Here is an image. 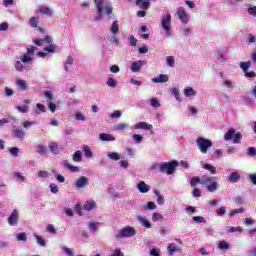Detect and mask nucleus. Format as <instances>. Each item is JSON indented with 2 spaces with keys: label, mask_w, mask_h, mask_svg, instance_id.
Masks as SVG:
<instances>
[{
  "label": "nucleus",
  "mask_w": 256,
  "mask_h": 256,
  "mask_svg": "<svg viewBox=\"0 0 256 256\" xmlns=\"http://www.w3.org/2000/svg\"><path fill=\"white\" fill-rule=\"evenodd\" d=\"M204 185L210 193H215V190L218 187L217 179L215 176H207L203 175L201 177L195 176L191 179L190 185L191 187H197V184Z\"/></svg>",
  "instance_id": "f257e3e1"
},
{
  "label": "nucleus",
  "mask_w": 256,
  "mask_h": 256,
  "mask_svg": "<svg viewBox=\"0 0 256 256\" xmlns=\"http://www.w3.org/2000/svg\"><path fill=\"white\" fill-rule=\"evenodd\" d=\"M98 15L95 17V21H101L103 19V12L106 15H111L113 13V6L111 2L107 0H94Z\"/></svg>",
  "instance_id": "f03ea898"
},
{
  "label": "nucleus",
  "mask_w": 256,
  "mask_h": 256,
  "mask_svg": "<svg viewBox=\"0 0 256 256\" xmlns=\"http://www.w3.org/2000/svg\"><path fill=\"white\" fill-rule=\"evenodd\" d=\"M137 235V230L131 226H126L121 230L114 232L115 239H129Z\"/></svg>",
  "instance_id": "7ed1b4c3"
},
{
  "label": "nucleus",
  "mask_w": 256,
  "mask_h": 256,
  "mask_svg": "<svg viewBox=\"0 0 256 256\" xmlns=\"http://www.w3.org/2000/svg\"><path fill=\"white\" fill-rule=\"evenodd\" d=\"M160 173H166L167 175H173L175 172V169L179 167V162L176 160L170 161V162H163L161 164H158Z\"/></svg>",
  "instance_id": "20e7f679"
},
{
  "label": "nucleus",
  "mask_w": 256,
  "mask_h": 256,
  "mask_svg": "<svg viewBox=\"0 0 256 256\" xmlns=\"http://www.w3.org/2000/svg\"><path fill=\"white\" fill-rule=\"evenodd\" d=\"M241 139H243V135L241 132H235L234 128H229L228 131L224 134L225 141L233 140V143L239 144L241 143Z\"/></svg>",
  "instance_id": "39448f33"
},
{
  "label": "nucleus",
  "mask_w": 256,
  "mask_h": 256,
  "mask_svg": "<svg viewBox=\"0 0 256 256\" xmlns=\"http://www.w3.org/2000/svg\"><path fill=\"white\" fill-rule=\"evenodd\" d=\"M196 145L201 151V153H207L208 149L213 147V142H211V140L206 139L204 137H199L196 140Z\"/></svg>",
  "instance_id": "423d86ee"
},
{
  "label": "nucleus",
  "mask_w": 256,
  "mask_h": 256,
  "mask_svg": "<svg viewBox=\"0 0 256 256\" xmlns=\"http://www.w3.org/2000/svg\"><path fill=\"white\" fill-rule=\"evenodd\" d=\"M162 29L165 31L168 37H171V14L167 13L160 23Z\"/></svg>",
  "instance_id": "0eeeda50"
},
{
  "label": "nucleus",
  "mask_w": 256,
  "mask_h": 256,
  "mask_svg": "<svg viewBox=\"0 0 256 256\" xmlns=\"http://www.w3.org/2000/svg\"><path fill=\"white\" fill-rule=\"evenodd\" d=\"M8 225H11V227L19 225V211L17 209H14L8 217Z\"/></svg>",
  "instance_id": "6e6552de"
},
{
  "label": "nucleus",
  "mask_w": 256,
  "mask_h": 256,
  "mask_svg": "<svg viewBox=\"0 0 256 256\" xmlns=\"http://www.w3.org/2000/svg\"><path fill=\"white\" fill-rule=\"evenodd\" d=\"M35 49L37 47L31 46L30 48H27V54H24L21 58L22 63H30V61H33V55H35Z\"/></svg>",
  "instance_id": "1a4fd4ad"
},
{
  "label": "nucleus",
  "mask_w": 256,
  "mask_h": 256,
  "mask_svg": "<svg viewBox=\"0 0 256 256\" xmlns=\"http://www.w3.org/2000/svg\"><path fill=\"white\" fill-rule=\"evenodd\" d=\"M87 185H89V178H87L86 176H81L75 182L76 189H83V187H87Z\"/></svg>",
  "instance_id": "9d476101"
},
{
  "label": "nucleus",
  "mask_w": 256,
  "mask_h": 256,
  "mask_svg": "<svg viewBox=\"0 0 256 256\" xmlns=\"http://www.w3.org/2000/svg\"><path fill=\"white\" fill-rule=\"evenodd\" d=\"M177 15L180 21H182V23H185V24L189 23V17L187 16V12H185V8L183 7L178 8Z\"/></svg>",
  "instance_id": "9b49d317"
},
{
  "label": "nucleus",
  "mask_w": 256,
  "mask_h": 256,
  "mask_svg": "<svg viewBox=\"0 0 256 256\" xmlns=\"http://www.w3.org/2000/svg\"><path fill=\"white\" fill-rule=\"evenodd\" d=\"M143 65H145V61H143V60H138L136 62H133L131 65L132 73H139V71H141V67H143Z\"/></svg>",
  "instance_id": "f8f14e48"
},
{
  "label": "nucleus",
  "mask_w": 256,
  "mask_h": 256,
  "mask_svg": "<svg viewBox=\"0 0 256 256\" xmlns=\"http://www.w3.org/2000/svg\"><path fill=\"white\" fill-rule=\"evenodd\" d=\"M135 129H144L145 131H151L153 129V125L148 124L147 122H139L135 124Z\"/></svg>",
  "instance_id": "ddd939ff"
},
{
  "label": "nucleus",
  "mask_w": 256,
  "mask_h": 256,
  "mask_svg": "<svg viewBox=\"0 0 256 256\" xmlns=\"http://www.w3.org/2000/svg\"><path fill=\"white\" fill-rule=\"evenodd\" d=\"M137 189L140 191V193H149L151 187L144 181H141L137 184Z\"/></svg>",
  "instance_id": "4468645a"
},
{
  "label": "nucleus",
  "mask_w": 256,
  "mask_h": 256,
  "mask_svg": "<svg viewBox=\"0 0 256 256\" xmlns=\"http://www.w3.org/2000/svg\"><path fill=\"white\" fill-rule=\"evenodd\" d=\"M168 255L174 256L176 251H181V248H178L175 243H170L167 247Z\"/></svg>",
  "instance_id": "2eb2a0df"
},
{
  "label": "nucleus",
  "mask_w": 256,
  "mask_h": 256,
  "mask_svg": "<svg viewBox=\"0 0 256 256\" xmlns=\"http://www.w3.org/2000/svg\"><path fill=\"white\" fill-rule=\"evenodd\" d=\"M153 83H167L169 81V76L165 74H160L158 77L152 79Z\"/></svg>",
  "instance_id": "dca6fc26"
},
{
  "label": "nucleus",
  "mask_w": 256,
  "mask_h": 256,
  "mask_svg": "<svg viewBox=\"0 0 256 256\" xmlns=\"http://www.w3.org/2000/svg\"><path fill=\"white\" fill-rule=\"evenodd\" d=\"M39 13H41L42 15H48V17H51V15H53V10H51L49 6H40Z\"/></svg>",
  "instance_id": "f3484780"
},
{
  "label": "nucleus",
  "mask_w": 256,
  "mask_h": 256,
  "mask_svg": "<svg viewBox=\"0 0 256 256\" xmlns=\"http://www.w3.org/2000/svg\"><path fill=\"white\" fill-rule=\"evenodd\" d=\"M63 166L65 167V169H69V171H71L72 173L79 172V167L71 165L68 160H65L63 162Z\"/></svg>",
  "instance_id": "a211bd4d"
},
{
  "label": "nucleus",
  "mask_w": 256,
  "mask_h": 256,
  "mask_svg": "<svg viewBox=\"0 0 256 256\" xmlns=\"http://www.w3.org/2000/svg\"><path fill=\"white\" fill-rule=\"evenodd\" d=\"M97 207V203L95 201L86 202L83 205L84 211H93Z\"/></svg>",
  "instance_id": "6ab92c4d"
},
{
  "label": "nucleus",
  "mask_w": 256,
  "mask_h": 256,
  "mask_svg": "<svg viewBox=\"0 0 256 256\" xmlns=\"http://www.w3.org/2000/svg\"><path fill=\"white\" fill-rule=\"evenodd\" d=\"M16 85L19 89H21L22 91H27V89H29V87L27 86V82H25V80L23 79H17L16 80Z\"/></svg>",
  "instance_id": "aec40b11"
},
{
  "label": "nucleus",
  "mask_w": 256,
  "mask_h": 256,
  "mask_svg": "<svg viewBox=\"0 0 256 256\" xmlns=\"http://www.w3.org/2000/svg\"><path fill=\"white\" fill-rule=\"evenodd\" d=\"M137 219L143 227H146V229H151V222H149V220L143 218V216H137Z\"/></svg>",
  "instance_id": "412c9836"
},
{
  "label": "nucleus",
  "mask_w": 256,
  "mask_h": 256,
  "mask_svg": "<svg viewBox=\"0 0 256 256\" xmlns=\"http://www.w3.org/2000/svg\"><path fill=\"white\" fill-rule=\"evenodd\" d=\"M99 139L100 141H115V136L107 133H101Z\"/></svg>",
  "instance_id": "4be33fe9"
},
{
  "label": "nucleus",
  "mask_w": 256,
  "mask_h": 256,
  "mask_svg": "<svg viewBox=\"0 0 256 256\" xmlns=\"http://www.w3.org/2000/svg\"><path fill=\"white\" fill-rule=\"evenodd\" d=\"M203 169L209 171L211 175H215L217 173V168L211 164H203Z\"/></svg>",
  "instance_id": "5701e85b"
},
{
  "label": "nucleus",
  "mask_w": 256,
  "mask_h": 256,
  "mask_svg": "<svg viewBox=\"0 0 256 256\" xmlns=\"http://www.w3.org/2000/svg\"><path fill=\"white\" fill-rule=\"evenodd\" d=\"M110 32L112 33V35H117V33H119V22L118 21H114L111 24Z\"/></svg>",
  "instance_id": "b1692460"
},
{
  "label": "nucleus",
  "mask_w": 256,
  "mask_h": 256,
  "mask_svg": "<svg viewBox=\"0 0 256 256\" xmlns=\"http://www.w3.org/2000/svg\"><path fill=\"white\" fill-rule=\"evenodd\" d=\"M49 149L54 155H59V145H57V143L51 142L49 144Z\"/></svg>",
  "instance_id": "393cba45"
},
{
  "label": "nucleus",
  "mask_w": 256,
  "mask_h": 256,
  "mask_svg": "<svg viewBox=\"0 0 256 256\" xmlns=\"http://www.w3.org/2000/svg\"><path fill=\"white\" fill-rule=\"evenodd\" d=\"M241 179V176L239 175V173L237 172H232L229 175V181L230 183H237V181H239Z\"/></svg>",
  "instance_id": "a878e982"
},
{
  "label": "nucleus",
  "mask_w": 256,
  "mask_h": 256,
  "mask_svg": "<svg viewBox=\"0 0 256 256\" xmlns=\"http://www.w3.org/2000/svg\"><path fill=\"white\" fill-rule=\"evenodd\" d=\"M184 95L185 97H195L197 95V92L193 90V88L188 87L184 89Z\"/></svg>",
  "instance_id": "bb28decb"
},
{
  "label": "nucleus",
  "mask_w": 256,
  "mask_h": 256,
  "mask_svg": "<svg viewBox=\"0 0 256 256\" xmlns=\"http://www.w3.org/2000/svg\"><path fill=\"white\" fill-rule=\"evenodd\" d=\"M13 133L14 137H16L17 139H23V137H25V131H23V129H15Z\"/></svg>",
  "instance_id": "cd10ccee"
},
{
  "label": "nucleus",
  "mask_w": 256,
  "mask_h": 256,
  "mask_svg": "<svg viewBox=\"0 0 256 256\" xmlns=\"http://www.w3.org/2000/svg\"><path fill=\"white\" fill-rule=\"evenodd\" d=\"M251 67V61L247 62H241L240 63V68L244 73H247L249 71V68Z\"/></svg>",
  "instance_id": "c85d7f7f"
},
{
  "label": "nucleus",
  "mask_w": 256,
  "mask_h": 256,
  "mask_svg": "<svg viewBox=\"0 0 256 256\" xmlns=\"http://www.w3.org/2000/svg\"><path fill=\"white\" fill-rule=\"evenodd\" d=\"M36 151H37V153H39V155H45L47 153V147H45L43 145H37Z\"/></svg>",
  "instance_id": "c756f323"
},
{
  "label": "nucleus",
  "mask_w": 256,
  "mask_h": 256,
  "mask_svg": "<svg viewBox=\"0 0 256 256\" xmlns=\"http://www.w3.org/2000/svg\"><path fill=\"white\" fill-rule=\"evenodd\" d=\"M106 85H108V87L115 88L117 87V80H115V78L110 77L107 79Z\"/></svg>",
  "instance_id": "7c9ffc66"
},
{
  "label": "nucleus",
  "mask_w": 256,
  "mask_h": 256,
  "mask_svg": "<svg viewBox=\"0 0 256 256\" xmlns=\"http://www.w3.org/2000/svg\"><path fill=\"white\" fill-rule=\"evenodd\" d=\"M218 248H220L222 251H227V249H229V243L226 241H220L218 243Z\"/></svg>",
  "instance_id": "2f4dec72"
},
{
  "label": "nucleus",
  "mask_w": 256,
  "mask_h": 256,
  "mask_svg": "<svg viewBox=\"0 0 256 256\" xmlns=\"http://www.w3.org/2000/svg\"><path fill=\"white\" fill-rule=\"evenodd\" d=\"M83 151H84L85 157H89V158L93 157V152L91 151V149L89 148V146L84 145Z\"/></svg>",
  "instance_id": "473e14b6"
},
{
  "label": "nucleus",
  "mask_w": 256,
  "mask_h": 256,
  "mask_svg": "<svg viewBox=\"0 0 256 256\" xmlns=\"http://www.w3.org/2000/svg\"><path fill=\"white\" fill-rule=\"evenodd\" d=\"M228 233H242L243 232V228L241 227H228L227 228Z\"/></svg>",
  "instance_id": "72a5a7b5"
},
{
  "label": "nucleus",
  "mask_w": 256,
  "mask_h": 256,
  "mask_svg": "<svg viewBox=\"0 0 256 256\" xmlns=\"http://www.w3.org/2000/svg\"><path fill=\"white\" fill-rule=\"evenodd\" d=\"M166 62L168 67H174L175 66V58L173 56H168L166 58Z\"/></svg>",
  "instance_id": "f704fd0d"
},
{
  "label": "nucleus",
  "mask_w": 256,
  "mask_h": 256,
  "mask_svg": "<svg viewBox=\"0 0 256 256\" xmlns=\"http://www.w3.org/2000/svg\"><path fill=\"white\" fill-rule=\"evenodd\" d=\"M62 250H63V252H64L66 255H68V256H75V252L73 251V249H70V248L64 246V247L62 248Z\"/></svg>",
  "instance_id": "c9c22d12"
},
{
  "label": "nucleus",
  "mask_w": 256,
  "mask_h": 256,
  "mask_svg": "<svg viewBox=\"0 0 256 256\" xmlns=\"http://www.w3.org/2000/svg\"><path fill=\"white\" fill-rule=\"evenodd\" d=\"M73 161L76 163L81 162V151L77 150L73 155Z\"/></svg>",
  "instance_id": "e433bc0d"
},
{
  "label": "nucleus",
  "mask_w": 256,
  "mask_h": 256,
  "mask_svg": "<svg viewBox=\"0 0 256 256\" xmlns=\"http://www.w3.org/2000/svg\"><path fill=\"white\" fill-rule=\"evenodd\" d=\"M12 157H19V148L12 147L9 149Z\"/></svg>",
  "instance_id": "4c0bfd02"
},
{
  "label": "nucleus",
  "mask_w": 256,
  "mask_h": 256,
  "mask_svg": "<svg viewBox=\"0 0 256 256\" xmlns=\"http://www.w3.org/2000/svg\"><path fill=\"white\" fill-rule=\"evenodd\" d=\"M16 109L17 111H19V113H27L29 111V106L27 105L17 106Z\"/></svg>",
  "instance_id": "58836bf2"
},
{
  "label": "nucleus",
  "mask_w": 256,
  "mask_h": 256,
  "mask_svg": "<svg viewBox=\"0 0 256 256\" xmlns=\"http://www.w3.org/2000/svg\"><path fill=\"white\" fill-rule=\"evenodd\" d=\"M49 175H51V174L45 170L38 172V177H40L41 179H47V177H49Z\"/></svg>",
  "instance_id": "ea45409f"
},
{
  "label": "nucleus",
  "mask_w": 256,
  "mask_h": 256,
  "mask_svg": "<svg viewBox=\"0 0 256 256\" xmlns=\"http://www.w3.org/2000/svg\"><path fill=\"white\" fill-rule=\"evenodd\" d=\"M243 211H245V209L243 208H238V209H234L230 212V217H235V215H238L239 213H243Z\"/></svg>",
  "instance_id": "a19ab883"
},
{
  "label": "nucleus",
  "mask_w": 256,
  "mask_h": 256,
  "mask_svg": "<svg viewBox=\"0 0 256 256\" xmlns=\"http://www.w3.org/2000/svg\"><path fill=\"white\" fill-rule=\"evenodd\" d=\"M163 220V215L160 213H153L152 215V221L157 222Z\"/></svg>",
  "instance_id": "79ce46f5"
},
{
  "label": "nucleus",
  "mask_w": 256,
  "mask_h": 256,
  "mask_svg": "<svg viewBox=\"0 0 256 256\" xmlns=\"http://www.w3.org/2000/svg\"><path fill=\"white\" fill-rule=\"evenodd\" d=\"M109 159H112L113 161H119L120 157H119V153L117 152H112L110 154H108Z\"/></svg>",
  "instance_id": "37998d69"
},
{
  "label": "nucleus",
  "mask_w": 256,
  "mask_h": 256,
  "mask_svg": "<svg viewBox=\"0 0 256 256\" xmlns=\"http://www.w3.org/2000/svg\"><path fill=\"white\" fill-rule=\"evenodd\" d=\"M193 221H195V223H207V220L202 216H194Z\"/></svg>",
  "instance_id": "c03bdc74"
},
{
  "label": "nucleus",
  "mask_w": 256,
  "mask_h": 256,
  "mask_svg": "<svg viewBox=\"0 0 256 256\" xmlns=\"http://www.w3.org/2000/svg\"><path fill=\"white\" fill-rule=\"evenodd\" d=\"M50 191L51 193L57 194L59 193V187L55 183L50 184Z\"/></svg>",
  "instance_id": "a18cd8bd"
},
{
  "label": "nucleus",
  "mask_w": 256,
  "mask_h": 256,
  "mask_svg": "<svg viewBox=\"0 0 256 256\" xmlns=\"http://www.w3.org/2000/svg\"><path fill=\"white\" fill-rule=\"evenodd\" d=\"M46 231H48V233H52L53 235L57 233V230L55 229V226H53V224H48L46 227Z\"/></svg>",
  "instance_id": "49530a36"
},
{
  "label": "nucleus",
  "mask_w": 256,
  "mask_h": 256,
  "mask_svg": "<svg viewBox=\"0 0 256 256\" xmlns=\"http://www.w3.org/2000/svg\"><path fill=\"white\" fill-rule=\"evenodd\" d=\"M32 125H36L35 121H25L22 123V127H24V129H29V127H32Z\"/></svg>",
  "instance_id": "de8ad7c7"
},
{
  "label": "nucleus",
  "mask_w": 256,
  "mask_h": 256,
  "mask_svg": "<svg viewBox=\"0 0 256 256\" xmlns=\"http://www.w3.org/2000/svg\"><path fill=\"white\" fill-rule=\"evenodd\" d=\"M14 67L16 69V71H23V63H21V61H16L15 64H14Z\"/></svg>",
  "instance_id": "09e8293b"
},
{
  "label": "nucleus",
  "mask_w": 256,
  "mask_h": 256,
  "mask_svg": "<svg viewBox=\"0 0 256 256\" xmlns=\"http://www.w3.org/2000/svg\"><path fill=\"white\" fill-rule=\"evenodd\" d=\"M98 225H99V222L90 223L89 224L90 231H93L94 233H96Z\"/></svg>",
  "instance_id": "8fccbe9b"
},
{
  "label": "nucleus",
  "mask_w": 256,
  "mask_h": 256,
  "mask_svg": "<svg viewBox=\"0 0 256 256\" xmlns=\"http://www.w3.org/2000/svg\"><path fill=\"white\" fill-rule=\"evenodd\" d=\"M217 215L219 217H223L225 215V213H227V209H225V207H220L217 211H216Z\"/></svg>",
  "instance_id": "3c124183"
},
{
  "label": "nucleus",
  "mask_w": 256,
  "mask_h": 256,
  "mask_svg": "<svg viewBox=\"0 0 256 256\" xmlns=\"http://www.w3.org/2000/svg\"><path fill=\"white\" fill-rule=\"evenodd\" d=\"M130 45L131 47H137V38L135 36L131 35L129 37Z\"/></svg>",
  "instance_id": "603ef678"
},
{
  "label": "nucleus",
  "mask_w": 256,
  "mask_h": 256,
  "mask_svg": "<svg viewBox=\"0 0 256 256\" xmlns=\"http://www.w3.org/2000/svg\"><path fill=\"white\" fill-rule=\"evenodd\" d=\"M35 237H36L37 243H38L41 247H45V240H44L41 236H39V235H36Z\"/></svg>",
  "instance_id": "864d4df0"
},
{
  "label": "nucleus",
  "mask_w": 256,
  "mask_h": 256,
  "mask_svg": "<svg viewBox=\"0 0 256 256\" xmlns=\"http://www.w3.org/2000/svg\"><path fill=\"white\" fill-rule=\"evenodd\" d=\"M248 13L249 15H251L252 17H256V6H250L248 8Z\"/></svg>",
  "instance_id": "5fc2aeb1"
},
{
  "label": "nucleus",
  "mask_w": 256,
  "mask_h": 256,
  "mask_svg": "<svg viewBox=\"0 0 256 256\" xmlns=\"http://www.w3.org/2000/svg\"><path fill=\"white\" fill-rule=\"evenodd\" d=\"M111 119H119L121 117V111L116 110L112 114H110Z\"/></svg>",
  "instance_id": "6e6d98bb"
},
{
  "label": "nucleus",
  "mask_w": 256,
  "mask_h": 256,
  "mask_svg": "<svg viewBox=\"0 0 256 256\" xmlns=\"http://www.w3.org/2000/svg\"><path fill=\"white\" fill-rule=\"evenodd\" d=\"M150 104L152 105V107H155V108L161 107V104L159 103V100H157V99H155V98H152V99L150 100Z\"/></svg>",
  "instance_id": "4d7b16f0"
},
{
  "label": "nucleus",
  "mask_w": 256,
  "mask_h": 256,
  "mask_svg": "<svg viewBox=\"0 0 256 256\" xmlns=\"http://www.w3.org/2000/svg\"><path fill=\"white\" fill-rule=\"evenodd\" d=\"M17 239L18 241H27V235L25 234V232L19 233L17 235Z\"/></svg>",
  "instance_id": "13d9d810"
},
{
  "label": "nucleus",
  "mask_w": 256,
  "mask_h": 256,
  "mask_svg": "<svg viewBox=\"0 0 256 256\" xmlns=\"http://www.w3.org/2000/svg\"><path fill=\"white\" fill-rule=\"evenodd\" d=\"M125 129H127V124L119 123L116 125L117 131H125Z\"/></svg>",
  "instance_id": "bf43d9fd"
},
{
  "label": "nucleus",
  "mask_w": 256,
  "mask_h": 256,
  "mask_svg": "<svg viewBox=\"0 0 256 256\" xmlns=\"http://www.w3.org/2000/svg\"><path fill=\"white\" fill-rule=\"evenodd\" d=\"M172 95H174V97H175V99H177V101H181V99H179V88H173Z\"/></svg>",
  "instance_id": "052dcab7"
},
{
  "label": "nucleus",
  "mask_w": 256,
  "mask_h": 256,
  "mask_svg": "<svg viewBox=\"0 0 256 256\" xmlns=\"http://www.w3.org/2000/svg\"><path fill=\"white\" fill-rule=\"evenodd\" d=\"M133 139L136 143H141V141H143V136H141V134H134Z\"/></svg>",
  "instance_id": "680f3d73"
},
{
  "label": "nucleus",
  "mask_w": 256,
  "mask_h": 256,
  "mask_svg": "<svg viewBox=\"0 0 256 256\" xmlns=\"http://www.w3.org/2000/svg\"><path fill=\"white\" fill-rule=\"evenodd\" d=\"M29 21H30L31 27H34V28L37 27L38 21L36 17H31Z\"/></svg>",
  "instance_id": "e2e57ef3"
},
{
  "label": "nucleus",
  "mask_w": 256,
  "mask_h": 256,
  "mask_svg": "<svg viewBox=\"0 0 256 256\" xmlns=\"http://www.w3.org/2000/svg\"><path fill=\"white\" fill-rule=\"evenodd\" d=\"M44 51H47V53H54L55 52V46L50 44L48 47L44 48Z\"/></svg>",
  "instance_id": "0e129e2a"
},
{
  "label": "nucleus",
  "mask_w": 256,
  "mask_h": 256,
  "mask_svg": "<svg viewBox=\"0 0 256 256\" xmlns=\"http://www.w3.org/2000/svg\"><path fill=\"white\" fill-rule=\"evenodd\" d=\"M146 209H150V210L157 209V205L155 204V202L150 201L147 203Z\"/></svg>",
  "instance_id": "69168bd1"
},
{
  "label": "nucleus",
  "mask_w": 256,
  "mask_h": 256,
  "mask_svg": "<svg viewBox=\"0 0 256 256\" xmlns=\"http://www.w3.org/2000/svg\"><path fill=\"white\" fill-rule=\"evenodd\" d=\"M119 71H120V68L117 65H112L110 67V72L111 73H119Z\"/></svg>",
  "instance_id": "338daca9"
},
{
  "label": "nucleus",
  "mask_w": 256,
  "mask_h": 256,
  "mask_svg": "<svg viewBox=\"0 0 256 256\" xmlns=\"http://www.w3.org/2000/svg\"><path fill=\"white\" fill-rule=\"evenodd\" d=\"M112 256H124L123 252H121V249L117 248L116 250H114V253L112 254Z\"/></svg>",
  "instance_id": "774afa93"
}]
</instances>
